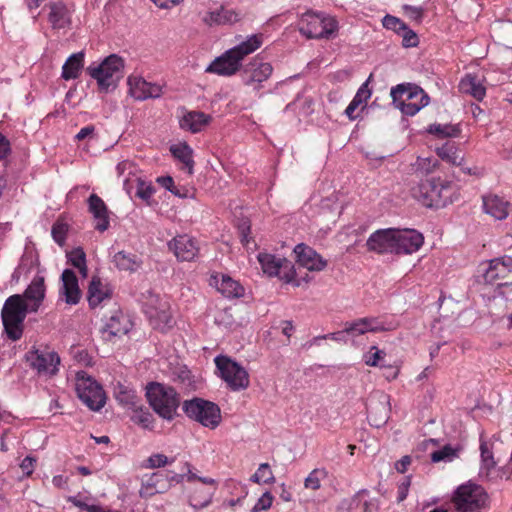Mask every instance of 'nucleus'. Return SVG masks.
Returning <instances> with one entry per match:
<instances>
[{
    "mask_svg": "<svg viewBox=\"0 0 512 512\" xmlns=\"http://www.w3.org/2000/svg\"><path fill=\"white\" fill-rule=\"evenodd\" d=\"M412 196L428 208H444L458 199L456 188L440 177L421 179L411 188Z\"/></svg>",
    "mask_w": 512,
    "mask_h": 512,
    "instance_id": "1",
    "label": "nucleus"
},
{
    "mask_svg": "<svg viewBox=\"0 0 512 512\" xmlns=\"http://www.w3.org/2000/svg\"><path fill=\"white\" fill-rule=\"evenodd\" d=\"M30 308L20 294L9 296L2 307L1 319L7 338L12 341L19 340L24 331V321Z\"/></svg>",
    "mask_w": 512,
    "mask_h": 512,
    "instance_id": "2",
    "label": "nucleus"
},
{
    "mask_svg": "<svg viewBox=\"0 0 512 512\" xmlns=\"http://www.w3.org/2000/svg\"><path fill=\"white\" fill-rule=\"evenodd\" d=\"M451 501L455 512H486L490 498L481 485L467 482L457 487Z\"/></svg>",
    "mask_w": 512,
    "mask_h": 512,
    "instance_id": "3",
    "label": "nucleus"
},
{
    "mask_svg": "<svg viewBox=\"0 0 512 512\" xmlns=\"http://www.w3.org/2000/svg\"><path fill=\"white\" fill-rule=\"evenodd\" d=\"M390 95L395 107L407 116H414L429 103V96L425 91L411 83H402L392 87Z\"/></svg>",
    "mask_w": 512,
    "mask_h": 512,
    "instance_id": "4",
    "label": "nucleus"
},
{
    "mask_svg": "<svg viewBox=\"0 0 512 512\" xmlns=\"http://www.w3.org/2000/svg\"><path fill=\"white\" fill-rule=\"evenodd\" d=\"M146 396L149 404L160 417L166 420H172L175 417L180 400L173 387L150 383Z\"/></svg>",
    "mask_w": 512,
    "mask_h": 512,
    "instance_id": "5",
    "label": "nucleus"
},
{
    "mask_svg": "<svg viewBox=\"0 0 512 512\" xmlns=\"http://www.w3.org/2000/svg\"><path fill=\"white\" fill-rule=\"evenodd\" d=\"M214 362L219 376L231 391L238 392L249 387V373L238 362L226 355L216 356Z\"/></svg>",
    "mask_w": 512,
    "mask_h": 512,
    "instance_id": "6",
    "label": "nucleus"
},
{
    "mask_svg": "<svg viewBox=\"0 0 512 512\" xmlns=\"http://www.w3.org/2000/svg\"><path fill=\"white\" fill-rule=\"evenodd\" d=\"M123 68V59L116 54H111L100 64L89 66L87 72L91 78L97 81L101 91H108L111 87H116L117 81L122 76Z\"/></svg>",
    "mask_w": 512,
    "mask_h": 512,
    "instance_id": "7",
    "label": "nucleus"
},
{
    "mask_svg": "<svg viewBox=\"0 0 512 512\" xmlns=\"http://www.w3.org/2000/svg\"><path fill=\"white\" fill-rule=\"evenodd\" d=\"M184 473L172 470H158L142 477L139 495L141 498H150L156 494L167 492L174 484L183 482Z\"/></svg>",
    "mask_w": 512,
    "mask_h": 512,
    "instance_id": "8",
    "label": "nucleus"
},
{
    "mask_svg": "<svg viewBox=\"0 0 512 512\" xmlns=\"http://www.w3.org/2000/svg\"><path fill=\"white\" fill-rule=\"evenodd\" d=\"M338 28L337 21L321 13L306 12L299 21V31L307 38H330Z\"/></svg>",
    "mask_w": 512,
    "mask_h": 512,
    "instance_id": "9",
    "label": "nucleus"
},
{
    "mask_svg": "<svg viewBox=\"0 0 512 512\" xmlns=\"http://www.w3.org/2000/svg\"><path fill=\"white\" fill-rule=\"evenodd\" d=\"M186 415L203 426L215 429L221 422L220 408L213 402L194 398L183 403Z\"/></svg>",
    "mask_w": 512,
    "mask_h": 512,
    "instance_id": "10",
    "label": "nucleus"
},
{
    "mask_svg": "<svg viewBox=\"0 0 512 512\" xmlns=\"http://www.w3.org/2000/svg\"><path fill=\"white\" fill-rule=\"evenodd\" d=\"M75 390L89 409L99 411L105 405L106 397L102 387L84 371L76 374Z\"/></svg>",
    "mask_w": 512,
    "mask_h": 512,
    "instance_id": "11",
    "label": "nucleus"
},
{
    "mask_svg": "<svg viewBox=\"0 0 512 512\" xmlns=\"http://www.w3.org/2000/svg\"><path fill=\"white\" fill-rule=\"evenodd\" d=\"M26 361L40 375H55L60 364V357L54 351L35 349L26 354Z\"/></svg>",
    "mask_w": 512,
    "mask_h": 512,
    "instance_id": "12",
    "label": "nucleus"
},
{
    "mask_svg": "<svg viewBox=\"0 0 512 512\" xmlns=\"http://www.w3.org/2000/svg\"><path fill=\"white\" fill-rule=\"evenodd\" d=\"M384 330V327L379 323L376 318H361L351 323H346L345 329L342 331L329 333L323 335L325 339H331L334 341H344L345 334H351L353 336L362 335L366 332H378Z\"/></svg>",
    "mask_w": 512,
    "mask_h": 512,
    "instance_id": "13",
    "label": "nucleus"
},
{
    "mask_svg": "<svg viewBox=\"0 0 512 512\" xmlns=\"http://www.w3.org/2000/svg\"><path fill=\"white\" fill-rule=\"evenodd\" d=\"M396 229H380L372 233L367 239L366 246L369 251L377 254H395Z\"/></svg>",
    "mask_w": 512,
    "mask_h": 512,
    "instance_id": "14",
    "label": "nucleus"
},
{
    "mask_svg": "<svg viewBox=\"0 0 512 512\" xmlns=\"http://www.w3.org/2000/svg\"><path fill=\"white\" fill-rule=\"evenodd\" d=\"M128 86L129 94L138 101L159 98L163 94V86L147 82L140 76H130L128 78Z\"/></svg>",
    "mask_w": 512,
    "mask_h": 512,
    "instance_id": "15",
    "label": "nucleus"
},
{
    "mask_svg": "<svg viewBox=\"0 0 512 512\" xmlns=\"http://www.w3.org/2000/svg\"><path fill=\"white\" fill-rule=\"evenodd\" d=\"M168 247L179 261H192L199 253L198 242L186 234L174 237Z\"/></svg>",
    "mask_w": 512,
    "mask_h": 512,
    "instance_id": "16",
    "label": "nucleus"
},
{
    "mask_svg": "<svg viewBox=\"0 0 512 512\" xmlns=\"http://www.w3.org/2000/svg\"><path fill=\"white\" fill-rule=\"evenodd\" d=\"M424 238L414 229H396L395 254H412L423 245Z\"/></svg>",
    "mask_w": 512,
    "mask_h": 512,
    "instance_id": "17",
    "label": "nucleus"
},
{
    "mask_svg": "<svg viewBox=\"0 0 512 512\" xmlns=\"http://www.w3.org/2000/svg\"><path fill=\"white\" fill-rule=\"evenodd\" d=\"M294 253L296 254L297 263L309 271H322L327 266V261L324 260L314 249L300 243L295 246Z\"/></svg>",
    "mask_w": 512,
    "mask_h": 512,
    "instance_id": "18",
    "label": "nucleus"
},
{
    "mask_svg": "<svg viewBox=\"0 0 512 512\" xmlns=\"http://www.w3.org/2000/svg\"><path fill=\"white\" fill-rule=\"evenodd\" d=\"M389 396L384 393H379L378 400L370 399L368 405V420L374 427L383 426L389 419Z\"/></svg>",
    "mask_w": 512,
    "mask_h": 512,
    "instance_id": "19",
    "label": "nucleus"
},
{
    "mask_svg": "<svg viewBox=\"0 0 512 512\" xmlns=\"http://www.w3.org/2000/svg\"><path fill=\"white\" fill-rule=\"evenodd\" d=\"M184 467L187 468V475L185 474V476L187 477V481L191 482L194 480H198L208 486V488H206L205 491L203 492V494H204L203 499H198V497L196 495L197 491H194V494L190 497L191 506H193L196 509H201V508L208 506L210 504V502L212 500V496L216 490L215 480L212 478H207V477H198L196 474H194L191 471V469H190L191 466L187 462L184 464Z\"/></svg>",
    "mask_w": 512,
    "mask_h": 512,
    "instance_id": "20",
    "label": "nucleus"
},
{
    "mask_svg": "<svg viewBox=\"0 0 512 512\" xmlns=\"http://www.w3.org/2000/svg\"><path fill=\"white\" fill-rule=\"evenodd\" d=\"M46 293L45 280L43 276H35L25 289L23 299L27 302L30 312L36 313L42 305Z\"/></svg>",
    "mask_w": 512,
    "mask_h": 512,
    "instance_id": "21",
    "label": "nucleus"
},
{
    "mask_svg": "<svg viewBox=\"0 0 512 512\" xmlns=\"http://www.w3.org/2000/svg\"><path fill=\"white\" fill-rule=\"evenodd\" d=\"M62 286L60 296L68 305H76L81 299V290L78 285V279L74 271L65 269L61 275Z\"/></svg>",
    "mask_w": 512,
    "mask_h": 512,
    "instance_id": "22",
    "label": "nucleus"
},
{
    "mask_svg": "<svg viewBox=\"0 0 512 512\" xmlns=\"http://www.w3.org/2000/svg\"><path fill=\"white\" fill-rule=\"evenodd\" d=\"M210 285L214 286L226 298H240L244 295V287L229 275H213Z\"/></svg>",
    "mask_w": 512,
    "mask_h": 512,
    "instance_id": "23",
    "label": "nucleus"
},
{
    "mask_svg": "<svg viewBox=\"0 0 512 512\" xmlns=\"http://www.w3.org/2000/svg\"><path fill=\"white\" fill-rule=\"evenodd\" d=\"M272 71L273 68L270 63L254 59L246 66L243 81L248 86L254 83L260 84L271 76Z\"/></svg>",
    "mask_w": 512,
    "mask_h": 512,
    "instance_id": "24",
    "label": "nucleus"
},
{
    "mask_svg": "<svg viewBox=\"0 0 512 512\" xmlns=\"http://www.w3.org/2000/svg\"><path fill=\"white\" fill-rule=\"evenodd\" d=\"M240 66L241 64L234 55L229 54V50H227L224 54L217 57L205 71L222 76H231L239 70Z\"/></svg>",
    "mask_w": 512,
    "mask_h": 512,
    "instance_id": "25",
    "label": "nucleus"
},
{
    "mask_svg": "<svg viewBox=\"0 0 512 512\" xmlns=\"http://www.w3.org/2000/svg\"><path fill=\"white\" fill-rule=\"evenodd\" d=\"M88 209L96 220L95 229L104 232L109 228L108 208L105 202L96 194L88 198Z\"/></svg>",
    "mask_w": 512,
    "mask_h": 512,
    "instance_id": "26",
    "label": "nucleus"
},
{
    "mask_svg": "<svg viewBox=\"0 0 512 512\" xmlns=\"http://www.w3.org/2000/svg\"><path fill=\"white\" fill-rule=\"evenodd\" d=\"M129 322L122 314H115L109 318L101 328L102 338L105 341H112L115 337L127 334Z\"/></svg>",
    "mask_w": 512,
    "mask_h": 512,
    "instance_id": "27",
    "label": "nucleus"
},
{
    "mask_svg": "<svg viewBox=\"0 0 512 512\" xmlns=\"http://www.w3.org/2000/svg\"><path fill=\"white\" fill-rule=\"evenodd\" d=\"M485 213L496 220H504L509 214L510 203L498 195L490 194L482 197Z\"/></svg>",
    "mask_w": 512,
    "mask_h": 512,
    "instance_id": "28",
    "label": "nucleus"
},
{
    "mask_svg": "<svg viewBox=\"0 0 512 512\" xmlns=\"http://www.w3.org/2000/svg\"><path fill=\"white\" fill-rule=\"evenodd\" d=\"M239 20V15L232 9L221 6L212 11H208L202 17V21L209 26L233 24Z\"/></svg>",
    "mask_w": 512,
    "mask_h": 512,
    "instance_id": "29",
    "label": "nucleus"
},
{
    "mask_svg": "<svg viewBox=\"0 0 512 512\" xmlns=\"http://www.w3.org/2000/svg\"><path fill=\"white\" fill-rule=\"evenodd\" d=\"M262 44V34H254L247 37L246 40L240 42L237 46L229 49V54H233L236 60L241 64L244 57L259 49Z\"/></svg>",
    "mask_w": 512,
    "mask_h": 512,
    "instance_id": "30",
    "label": "nucleus"
},
{
    "mask_svg": "<svg viewBox=\"0 0 512 512\" xmlns=\"http://www.w3.org/2000/svg\"><path fill=\"white\" fill-rule=\"evenodd\" d=\"M48 21L53 29H62L70 24L69 11L63 2H50Z\"/></svg>",
    "mask_w": 512,
    "mask_h": 512,
    "instance_id": "31",
    "label": "nucleus"
},
{
    "mask_svg": "<svg viewBox=\"0 0 512 512\" xmlns=\"http://www.w3.org/2000/svg\"><path fill=\"white\" fill-rule=\"evenodd\" d=\"M211 117L203 112L191 111L186 113L180 120V127L185 130H189L192 133H197L206 126Z\"/></svg>",
    "mask_w": 512,
    "mask_h": 512,
    "instance_id": "32",
    "label": "nucleus"
},
{
    "mask_svg": "<svg viewBox=\"0 0 512 512\" xmlns=\"http://www.w3.org/2000/svg\"><path fill=\"white\" fill-rule=\"evenodd\" d=\"M84 52L80 51L68 57L62 67V78L64 80L76 79L79 77L84 66Z\"/></svg>",
    "mask_w": 512,
    "mask_h": 512,
    "instance_id": "33",
    "label": "nucleus"
},
{
    "mask_svg": "<svg viewBox=\"0 0 512 512\" xmlns=\"http://www.w3.org/2000/svg\"><path fill=\"white\" fill-rule=\"evenodd\" d=\"M147 305L149 306L147 313L151 318H156L165 325L170 326L172 317L168 311L167 302H161L157 295L150 294V302Z\"/></svg>",
    "mask_w": 512,
    "mask_h": 512,
    "instance_id": "34",
    "label": "nucleus"
},
{
    "mask_svg": "<svg viewBox=\"0 0 512 512\" xmlns=\"http://www.w3.org/2000/svg\"><path fill=\"white\" fill-rule=\"evenodd\" d=\"M459 89L461 92L473 96L478 101H481L486 95L485 87L476 76L471 74L466 75L460 81Z\"/></svg>",
    "mask_w": 512,
    "mask_h": 512,
    "instance_id": "35",
    "label": "nucleus"
},
{
    "mask_svg": "<svg viewBox=\"0 0 512 512\" xmlns=\"http://www.w3.org/2000/svg\"><path fill=\"white\" fill-rule=\"evenodd\" d=\"M113 262L119 270L129 272L137 271L142 265L139 257L125 251L117 252L113 257Z\"/></svg>",
    "mask_w": 512,
    "mask_h": 512,
    "instance_id": "36",
    "label": "nucleus"
},
{
    "mask_svg": "<svg viewBox=\"0 0 512 512\" xmlns=\"http://www.w3.org/2000/svg\"><path fill=\"white\" fill-rule=\"evenodd\" d=\"M110 294L104 288L101 280L93 277L88 287V302L90 307L98 306L104 299L109 298Z\"/></svg>",
    "mask_w": 512,
    "mask_h": 512,
    "instance_id": "37",
    "label": "nucleus"
},
{
    "mask_svg": "<svg viewBox=\"0 0 512 512\" xmlns=\"http://www.w3.org/2000/svg\"><path fill=\"white\" fill-rule=\"evenodd\" d=\"M257 258L263 272L270 277L279 274L281 267L286 261V259L276 258L274 255L268 253H259Z\"/></svg>",
    "mask_w": 512,
    "mask_h": 512,
    "instance_id": "38",
    "label": "nucleus"
},
{
    "mask_svg": "<svg viewBox=\"0 0 512 512\" xmlns=\"http://www.w3.org/2000/svg\"><path fill=\"white\" fill-rule=\"evenodd\" d=\"M170 152L176 159L185 165L189 174L193 173V150L188 144L180 143L177 145H172L170 147Z\"/></svg>",
    "mask_w": 512,
    "mask_h": 512,
    "instance_id": "39",
    "label": "nucleus"
},
{
    "mask_svg": "<svg viewBox=\"0 0 512 512\" xmlns=\"http://www.w3.org/2000/svg\"><path fill=\"white\" fill-rule=\"evenodd\" d=\"M480 452H481V473L488 476L492 469L496 466L492 448L489 443L482 437L480 438Z\"/></svg>",
    "mask_w": 512,
    "mask_h": 512,
    "instance_id": "40",
    "label": "nucleus"
},
{
    "mask_svg": "<svg viewBox=\"0 0 512 512\" xmlns=\"http://www.w3.org/2000/svg\"><path fill=\"white\" fill-rule=\"evenodd\" d=\"M506 276L505 268H503L498 258L489 260L488 267L483 274V278L486 283L493 284L497 280L503 279Z\"/></svg>",
    "mask_w": 512,
    "mask_h": 512,
    "instance_id": "41",
    "label": "nucleus"
},
{
    "mask_svg": "<svg viewBox=\"0 0 512 512\" xmlns=\"http://www.w3.org/2000/svg\"><path fill=\"white\" fill-rule=\"evenodd\" d=\"M428 132L438 138H447L457 137L461 130L459 125L434 123L429 126Z\"/></svg>",
    "mask_w": 512,
    "mask_h": 512,
    "instance_id": "42",
    "label": "nucleus"
},
{
    "mask_svg": "<svg viewBox=\"0 0 512 512\" xmlns=\"http://www.w3.org/2000/svg\"><path fill=\"white\" fill-rule=\"evenodd\" d=\"M437 155L444 161L451 163L452 165H461L463 157L458 153L457 148L449 143L437 148Z\"/></svg>",
    "mask_w": 512,
    "mask_h": 512,
    "instance_id": "43",
    "label": "nucleus"
},
{
    "mask_svg": "<svg viewBox=\"0 0 512 512\" xmlns=\"http://www.w3.org/2000/svg\"><path fill=\"white\" fill-rule=\"evenodd\" d=\"M67 257L71 265L79 270L82 277H87L88 268L86 265V254L83 249L80 247L75 248L67 254Z\"/></svg>",
    "mask_w": 512,
    "mask_h": 512,
    "instance_id": "44",
    "label": "nucleus"
},
{
    "mask_svg": "<svg viewBox=\"0 0 512 512\" xmlns=\"http://www.w3.org/2000/svg\"><path fill=\"white\" fill-rule=\"evenodd\" d=\"M328 477V471L325 468H315L304 480V487L316 491L321 487V481Z\"/></svg>",
    "mask_w": 512,
    "mask_h": 512,
    "instance_id": "45",
    "label": "nucleus"
},
{
    "mask_svg": "<svg viewBox=\"0 0 512 512\" xmlns=\"http://www.w3.org/2000/svg\"><path fill=\"white\" fill-rule=\"evenodd\" d=\"M371 95V92L369 89H367V83H364L359 90L357 91L356 95L352 99V101L349 103L347 108L345 109V114L350 118L354 119L353 113L358 108L360 104H362L364 101H366Z\"/></svg>",
    "mask_w": 512,
    "mask_h": 512,
    "instance_id": "46",
    "label": "nucleus"
},
{
    "mask_svg": "<svg viewBox=\"0 0 512 512\" xmlns=\"http://www.w3.org/2000/svg\"><path fill=\"white\" fill-rule=\"evenodd\" d=\"M136 193L135 196L142 199L146 204L150 205V200L155 193V188L151 182H146L140 177L135 178Z\"/></svg>",
    "mask_w": 512,
    "mask_h": 512,
    "instance_id": "47",
    "label": "nucleus"
},
{
    "mask_svg": "<svg viewBox=\"0 0 512 512\" xmlns=\"http://www.w3.org/2000/svg\"><path fill=\"white\" fill-rule=\"evenodd\" d=\"M458 448H454L451 445H445L443 448L431 453V461L437 462H451L458 457Z\"/></svg>",
    "mask_w": 512,
    "mask_h": 512,
    "instance_id": "48",
    "label": "nucleus"
},
{
    "mask_svg": "<svg viewBox=\"0 0 512 512\" xmlns=\"http://www.w3.org/2000/svg\"><path fill=\"white\" fill-rule=\"evenodd\" d=\"M255 483L271 484L275 482V477L268 463L259 465L257 471L251 476L250 479Z\"/></svg>",
    "mask_w": 512,
    "mask_h": 512,
    "instance_id": "49",
    "label": "nucleus"
},
{
    "mask_svg": "<svg viewBox=\"0 0 512 512\" xmlns=\"http://www.w3.org/2000/svg\"><path fill=\"white\" fill-rule=\"evenodd\" d=\"M134 413L131 416V420L142 426L145 429H151L153 426V415L149 412L148 409L137 408V406H133Z\"/></svg>",
    "mask_w": 512,
    "mask_h": 512,
    "instance_id": "50",
    "label": "nucleus"
},
{
    "mask_svg": "<svg viewBox=\"0 0 512 512\" xmlns=\"http://www.w3.org/2000/svg\"><path fill=\"white\" fill-rule=\"evenodd\" d=\"M114 394H115L116 400L120 404L125 405V406H131V407L135 406L136 395L134 394L133 391L127 390L124 386L119 385L115 389Z\"/></svg>",
    "mask_w": 512,
    "mask_h": 512,
    "instance_id": "51",
    "label": "nucleus"
},
{
    "mask_svg": "<svg viewBox=\"0 0 512 512\" xmlns=\"http://www.w3.org/2000/svg\"><path fill=\"white\" fill-rule=\"evenodd\" d=\"M174 459H169L166 455L161 453L152 454L145 462L144 467L148 469H157L165 467L168 464H172Z\"/></svg>",
    "mask_w": 512,
    "mask_h": 512,
    "instance_id": "52",
    "label": "nucleus"
},
{
    "mask_svg": "<svg viewBox=\"0 0 512 512\" xmlns=\"http://www.w3.org/2000/svg\"><path fill=\"white\" fill-rule=\"evenodd\" d=\"M384 356H385V352L383 350H379L376 346H372L370 348L369 352H367L364 355V362L368 366H372V367L380 366L381 367V365H385L384 363H382Z\"/></svg>",
    "mask_w": 512,
    "mask_h": 512,
    "instance_id": "53",
    "label": "nucleus"
},
{
    "mask_svg": "<svg viewBox=\"0 0 512 512\" xmlns=\"http://www.w3.org/2000/svg\"><path fill=\"white\" fill-rule=\"evenodd\" d=\"M296 275V271L294 269V266L291 264L290 261L286 260L284 262V265L281 267V271L279 274H276L275 276H278L281 280H283L286 283H293L294 286L298 287L300 286V281H294Z\"/></svg>",
    "mask_w": 512,
    "mask_h": 512,
    "instance_id": "54",
    "label": "nucleus"
},
{
    "mask_svg": "<svg viewBox=\"0 0 512 512\" xmlns=\"http://www.w3.org/2000/svg\"><path fill=\"white\" fill-rule=\"evenodd\" d=\"M437 164L436 159L418 157L415 163V169L416 172L427 175L435 170Z\"/></svg>",
    "mask_w": 512,
    "mask_h": 512,
    "instance_id": "55",
    "label": "nucleus"
},
{
    "mask_svg": "<svg viewBox=\"0 0 512 512\" xmlns=\"http://www.w3.org/2000/svg\"><path fill=\"white\" fill-rule=\"evenodd\" d=\"M382 23L386 29L393 30L397 34L405 30L407 26L401 19L391 15H386Z\"/></svg>",
    "mask_w": 512,
    "mask_h": 512,
    "instance_id": "56",
    "label": "nucleus"
},
{
    "mask_svg": "<svg viewBox=\"0 0 512 512\" xmlns=\"http://www.w3.org/2000/svg\"><path fill=\"white\" fill-rule=\"evenodd\" d=\"M67 232L68 226L63 222L57 221L52 226V237L55 240V242L58 243L60 246H62L65 243Z\"/></svg>",
    "mask_w": 512,
    "mask_h": 512,
    "instance_id": "57",
    "label": "nucleus"
},
{
    "mask_svg": "<svg viewBox=\"0 0 512 512\" xmlns=\"http://www.w3.org/2000/svg\"><path fill=\"white\" fill-rule=\"evenodd\" d=\"M399 35L402 37V45L406 48L416 47L419 43L417 34L408 26Z\"/></svg>",
    "mask_w": 512,
    "mask_h": 512,
    "instance_id": "58",
    "label": "nucleus"
},
{
    "mask_svg": "<svg viewBox=\"0 0 512 512\" xmlns=\"http://www.w3.org/2000/svg\"><path fill=\"white\" fill-rule=\"evenodd\" d=\"M273 502V495L270 492H265L253 506L251 512H261L268 510Z\"/></svg>",
    "mask_w": 512,
    "mask_h": 512,
    "instance_id": "59",
    "label": "nucleus"
},
{
    "mask_svg": "<svg viewBox=\"0 0 512 512\" xmlns=\"http://www.w3.org/2000/svg\"><path fill=\"white\" fill-rule=\"evenodd\" d=\"M410 477L405 478L398 486L397 501L402 502L406 499L410 487Z\"/></svg>",
    "mask_w": 512,
    "mask_h": 512,
    "instance_id": "60",
    "label": "nucleus"
},
{
    "mask_svg": "<svg viewBox=\"0 0 512 512\" xmlns=\"http://www.w3.org/2000/svg\"><path fill=\"white\" fill-rule=\"evenodd\" d=\"M11 152V145L9 140L0 133V161L7 158Z\"/></svg>",
    "mask_w": 512,
    "mask_h": 512,
    "instance_id": "61",
    "label": "nucleus"
},
{
    "mask_svg": "<svg viewBox=\"0 0 512 512\" xmlns=\"http://www.w3.org/2000/svg\"><path fill=\"white\" fill-rule=\"evenodd\" d=\"M36 462V459L34 457H31V456H26L21 464H20V467L22 469V471L26 474V475H31L33 470H34V463Z\"/></svg>",
    "mask_w": 512,
    "mask_h": 512,
    "instance_id": "62",
    "label": "nucleus"
},
{
    "mask_svg": "<svg viewBox=\"0 0 512 512\" xmlns=\"http://www.w3.org/2000/svg\"><path fill=\"white\" fill-rule=\"evenodd\" d=\"M238 229H239L242 244L247 246L250 242V238H249L250 225L246 221H244L243 223H241L239 225Z\"/></svg>",
    "mask_w": 512,
    "mask_h": 512,
    "instance_id": "63",
    "label": "nucleus"
},
{
    "mask_svg": "<svg viewBox=\"0 0 512 512\" xmlns=\"http://www.w3.org/2000/svg\"><path fill=\"white\" fill-rule=\"evenodd\" d=\"M412 462V458L409 455L403 456L400 460L395 463V469L399 473H405Z\"/></svg>",
    "mask_w": 512,
    "mask_h": 512,
    "instance_id": "64",
    "label": "nucleus"
}]
</instances>
